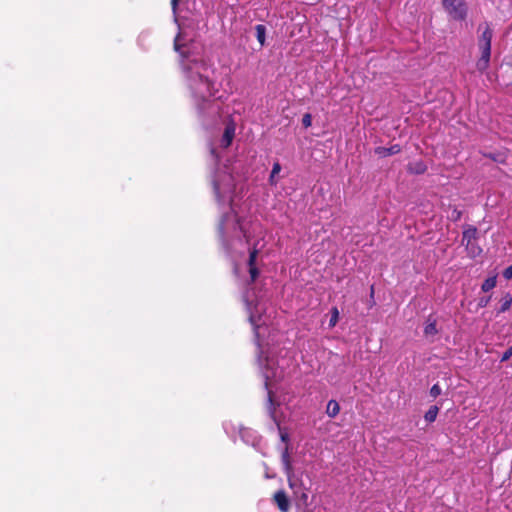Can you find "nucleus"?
Wrapping results in <instances>:
<instances>
[{
	"label": "nucleus",
	"instance_id": "f257e3e1",
	"mask_svg": "<svg viewBox=\"0 0 512 512\" xmlns=\"http://www.w3.org/2000/svg\"><path fill=\"white\" fill-rule=\"evenodd\" d=\"M478 31L481 32L478 37V48L481 56L476 62V68L483 73L488 69L490 63L493 29L488 22H485L479 25Z\"/></svg>",
	"mask_w": 512,
	"mask_h": 512
},
{
	"label": "nucleus",
	"instance_id": "f03ea898",
	"mask_svg": "<svg viewBox=\"0 0 512 512\" xmlns=\"http://www.w3.org/2000/svg\"><path fill=\"white\" fill-rule=\"evenodd\" d=\"M442 6L453 20L464 21L467 18L468 6L466 0H442Z\"/></svg>",
	"mask_w": 512,
	"mask_h": 512
},
{
	"label": "nucleus",
	"instance_id": "7ed1b4c3",
	"mask_svg": "<svg viewBox=\"0 0 512 512\" xmlns=\"http://www.w3.org/2000/svg\"><path fill=\"white\" fill-rule=\"evenodd\" d=\"M193 89L201 99L213 97L218 91L215 88L214 82L201 74H198L197 79L193 81Z\"/></svg>",
	"mask_w": 512,
	"mask_h": 512
},
{
	"label": "nucleus",
	"instance_id": "20e7f679",
	"mask_svg": "<svg viewBox=\"0 0 512 512\" xmlns=\"http://www.w3.org/2000/svg\"><path fill=\"white\" fill-rule=\"evenodd\" d=\"M478 238V230L473 225H465L462 233V244L466 246L469 253H480V247L476 246L474 242Z\"/></svg>",
	"mask_w": 512,
	"mask_h": 512
},
{
	"label": "nucleus",
	"instance_id": "39448f33",
	"mask_svg": "<svg viewBox=\"0 0 512 512\" xmlns=\"http://www.w3.org/2000/svg\"><path fill=\"white\" fill-rule=\"evenodd\" d=\"M281 461L283 464L284 473L287 477L288 486L291 489H295L298 486V477H296L294 474V470H293L292 463H291V458H290L289 451H288L287 447L282 452Z\"/></svg>",
	"mask_w": 512,
	"mask_h": 512
},
{
	"label": "nucleus",
	"instance_id": "423d86ee",
	"mask_svg": "<svg viewBox=\"0 0 512 512\" xmlns=\"http://www.w3.org/2000/svg\"><path fill=\"white\" fill-rule=\"evenodd\" d=\"M273 502L278 507L280 512H289L290 500L284 490H278L273 495Z\"/></svg>",
	"mask_w": 512,
	"mask_h": 512
},
{
	"label": "nucleus",
	"instance_id": "0eeeda50",
	"mask_svg": "<svg viewBox=\"0 0 512 512\" xmlns=\"http://www.w3.org/2000/svg\"><path fill=\"white\" fill-rule=\"evenodd\" d=\"M401 151V147L398 144L392 145L390 147L379 146L375 148V154L379 157H388L391 155L398 154Z\"/></svg>",
	"mask_w": 512,
	"mask_h": 512
},
{
	"label": "nucleus",
	"instance_id": "6e6552de",
	"mask_svg": "<svg viewBox=\"0 0 512 512\" xmlns=\"http://www.w3.org/2000/svg\"><path fill=\"white\" fill-rule=\"evenodd\" d=\"M234 135H235V128H234V126L227 125L225 127V130H224V133H223V136H222V139H221V146L223 148H228L231 145L232 141H233Z\"/></svg>",
	"mask_w": 512,
	"mask_h": 512
},
{
	"label": "nucleus",
	"instance_id": "1a4fd4ad",
	"mask_svg": "<svg viewBox=\"0 0 512 512\" xmlns=\"http://www.w3.org/2000/svg\"><path fill=\"white\" fill-rule=\"evenodd\" d=\"M423 332H424L425 337H427V338L434 337L435 335H437L438 329H437L436 319H433L431 316H429L426 321V325L424 327Z\"/></svg>",
	"mask_w": 512,
	"mask_h": 512
},
{
	"label": "nucleus",
	"instance_id": "9d476101",
	"mask_svg": "<svg viewBox=\"0 0 512 512\" xmlns=\"http://www.w3.org/2000/svg\"><path fill=\"white\" fill-rule=\"evenodd\" d=\"M299 489H302L303 491L301 492V494L298 496V499L299 501L305 506L307 507L309 505V502H308V491H309V487H306L303 483V481L301 479L298 478V486L295 488V489H292L294 491L295 494H297L298 490Z\"/></svg>",
	"mask_w": 512,
	"mask_h": 512
},
{
	"label": "nucleus",
	"instance_id": "9b49d317",
	"mask_svg": "<svg viewBox=\"0 0 512 512\" xmlns=\"http://www.w3.org/2000/svg\"><path fill=\"white\" fill-rule=\"evenodd\" d=\"M278 406V403L274 400V393L272 390L268 389V399H267V410L269 412L270 417L276 421V408Z\"/></svg>",
	"mask_w": 512,
	"mask_h": 512
},
{
	"label": "nucleus",
	"instance_id": "f8f14e48",
	"mask_svg": "<svg viewBox=\"0 0 512 512\" xmlns=\"http://www.w3.org/2000/svg\"><path fill=\"white\" fill-rule=\"evenodd\" d=\"M340 412V405L339 403L332 399L330 400L328 403H327V407H326V414L330 417V418H335Z\"/></svg>",
	"mask_w": 512,
	"mask_h": 512
},
{
	"label": "nucleus",
	"instance_id": "ddd939ff",
	"mask_svg": "<svg viewBox=\"0 0 512 512\" xmlns=\"http://www.w3.org/2000/svg\"><path fill=\"white\" fill-rule=\"evenodd\" d=\"M512 305V295L507 292L503 295V297L500 300V308L498 310V313H504L510 309Z\"/></svg>",
	"mask_w": 512,
	"mask_h": 512
},
{
	"label": "nucleus",
	"instance_id": "4468645a",
	"mask_svg": "<svg viewBox=\"0 0 512 512\" xmlns=\"http://www.w3.org/2000/svg\"><path fill=\"white\" fill-rule=\"evenodd\" d=\"M496 283H497V276H491V277H488L481 285V290L483 292H489L490 290H492L495 286H496Z\"/></svg>",
	"mask_w": 512,
	"mask_h": 512
},
{
	"label": "nucleus",
	"instance_id": "2eb2a0df",
	"mask_svg": "<svg viewBox=\"0 0 512 512\" xmlns=\"http://www.w3.org/2000/svg\"><path fill=\"white\" fill-rule=\"evenodd\" d=\"M256 38L261 46L265 44L266 27L262 24L255 26Z\"/></svg>",
	"mask_w": 512,
	"mask_h": 512
},
{
	"label": "nucleus",
	"instance_id": "dca6fc26",
	"mask_svg": "<svg viewBox=\"0 0 512 512\" xmlns=\"http://www.w3.org/2000/svg\"><path fill=\"white\" fill-rule=\"evenodd\" d=\"M439 408L436 405L431 406L428 411L425 413V420L429 423H432L436 420L438 415Z\"/></svg>",
	"mask_w": 512,
	"mask_h": 512
},
{
	"label": "nucleus",
	"instance_id": "f3484780",
	"mask_svg": "<svg viewBox=\"0 0 512 512\" xmlns=\"http://www.w3.org/2000/svg\"><path fill=\"white\" fill-rule=\"evenodd\" d=\"M427 167L423 162H416L411 164L409 170L415 174H423L426 171Z\"/></svg>",
	"mask_w": 512,
	"mask_h": 512
},
{
	"label": "nucleus",
	"instance_id": "a211bd4d",
	"mask_svg": "<svg viewBox=\"0 0 512 512\" xmlns=\"http://www.w3.org/2000/svg\"><path fill=\"white\" fill-rule=\"evenodd\" d=\"M462 217V211H460L456 206L451 207V213L449 215V219L453 222H457Z\"/></svg>",
	"mask_w": 512,
	"mask_h": 512
},
{
	"label": "nucleus",
	"instance_id": "6ab92c4d",
	"mask_svg": "<svg viewBox=\"0 0 512 512\" xmlns=\"http://www.w3.org/2000/svg\"><path fill=\"white\" fill-rule=\"evenodd\" d=\"M258 255V250L253 248L249 253L248 266L253 267L256 266V259Z\"/></svg>",
	"mask_w": 512,
	"mask_h": 512
},
{
	"label": "nucleus",
	"instance_id": "aec40b11",
	"mask_svg": "<svg viewBox=\"0 0 512 512\" xmlns=\"http://www.w3.org/2000/svg\"><path fill=\"white\" fill-rule=\"evenodd\" d=\"M331 313H332V316L330 318V322H329V325L331 327L335 326L337 321H338V318H339V312H338V309L336 307L332 308L331 310Z\"/></svg>",
	"mask_w": 512,
	"mask_h": 512
},
{
	"label": "nucleus",
	"instance_id": "412c9836",
	"mask_svg": "<svg viewBox=\"0 0 512 512\" xmlns=\"http://www.w3.org/2000/svg\"><path fill=\"white\" fill-rule=\"evenodd\" d=\"M302 125L308 128L312 125V116L310 113H305L302 117Z\"/></svg>",
	"mask_w": 512,
	"mask_h": 512
},
{
	"label": "nucleus",
	"instance_id": "4be33fe9",
	"mask_svg": "<svg viewBox=\"0 0 512 512\" xmlns=\"http://www.w3.org/2000/svg\"><path fill=\"white\" fill-rule=\"evenodd\" d=\"M249 274L251 278V282H254L259 276V270L256 266L249 267Z\"/></svg>",
	"mask_w": 512,
	"mask_h": 512
},
{
	"label": "nucleus",
	"instance_id": "5701e85b",
	"mask_svg": "<svg viewBox=\"0 0 512 512\" xmlns=\"http://www.w3.org/2000/svg\"><path fill=\"white\" fill-rule=\"evenodd\" d=\"M441 394V388L438 384H434L430 389V395L433 398L438 397Z\"/></svg>",
	"mask_w": 512,
	"mask_h": 512
},
{
	"label": "nucleus",
	"instance_id": "b1692460",
	"mask_svg": "<svg viewBox=\"0 0 512 512\" xmlns=\"http://www.w3.org/2000/svg\"><path fill=\"white\" fill-rule=\"evenodd\" d=\"M281 171V165L279 162H275L273 164V167H272V171H271V175H270V180L273 179V177L278 174L279 172Z\"/></svg>",
	"mask_w": 512,
	"mask_h": 512
},
{
	"label": "nucleus",
	"instance_id": "393cba45",
	"mask_svg": "<svg viewBox=\"0 0 512 512\" xmlns=\"http://www.w3.org/2000/svg\"><path fill=\"white\" fill-rule=\"evenodd\" d=\"M512 357V346H510L501 356L500 361L505 362Z\"/></svg>",
	"mask_w": 512,
	"mask_h": 512
},
{
	"label": "nucleus",
	"instance_id": "a878e982",
	"mask_svg": "<svg viewBox=\"0 0 512 512\" xmlns=\"http://www.w3.org/2000/svg\"><path fill=\"white\" fill-rule=\"evenodd\" d=\"M490 300H491V296L481 297L478 301V307H480V308L486 307L489 304Z\"/></svg>",
	"mask_w": 512,
	"mask_h": 512
},
{
	"label": "nucleus",
	"instance_id": "bb28decb",
	"mask_svg": "<svg viewBox=\"0 0 512 512\" xmlns=\"http://www.w3.org/2000/svg\"><path fill=\"white\" fill-rule=\"evenodd\" d=\"M503 277L507 280L512 278V264L503 271Z\"/></svg>",
	"mask_w": 512,
	"mask_h": 512
},
{
	"label": "nucleus",
	"instance_id": "cd10ccee",
	"mask_svg": "<svg viewBox=\"0 0 512 512\" xmlns=\"http://www.w3.org/2000/svg\"><path fill=\"white\" fill-rule=\"evenodd\" d=\"M485 156L490 158L493 161L503 162V160L499 158V155H495V154L489 153V154H485Z\"/></svg>",
	"mask_w": 512,
	"mask_h": 512
},
{
	"label": "nucleus",
	"instance_id": "c85d7f7f",
	"mask_svg": "<svg viewBox=\"0 0 512 512\" xmlns=\"http://www.w3.org/2000/svg\"><path fill=\"white\" fill-rule=\"evenodd\" d=\"M179 1L180 0H171V7L173 11H176V9L178 8Z\"/></svg>",
	"mask_w": 512,
	"mask_h": 512
},
{
	"label": "nucleus",
	"instance_id": "c756f323",
	"mask_svg": "<svg viewBox=\"0 0 512 512\" xmlns=\"http://www.w3.org/2000/svg\"><path fill=\"white\" fill-rule=\"evenodd\" d=\"M174 49L176 51H180V49H181V46L178 44V37L174 41Z\"/></svg>",
	"mask_w": 512,
	"mask_h": 512
},
{
	"label": "nucleus",
	"instance_id": "7c9ffc66",
	"mask_svg": "<svg viewBox=\"0 0 512 512\" xmlns=\"http://www.w3.org/2000/svg\"><path fill=\"white\" fill-rule=\"evenodd\" d=\"M281 439L284 442L288 441V435L287 434H281Z\"/></svg>",
	"mask_w": 512,
	"mask_h": 512
},
{
	"label": "nucleus",
	"instance_id": "2f4dec72",
	"mask_svg": "<svg viewBox=\"0 0 512 512\" xmlns=\"http://www.w3.org/2000/svg\"><path fill=\"white\" fill-rule=\"evenodd\" d=\"M373 293H374V288H373V286H372V287H371V295H373Z\"/></svg>",
	"mask_w": 512,
	"mask_h": 512
},
{
	"label": "nucleus",
	"instance_id": "473e14b6",
	"mask_svg": "<svg viewBox=\"0 0 512 512\" xmlns=\"http://www.w3.org/2000/svg\"><path fill=\"white\" fill-rule=\"evenodd\" d=\"M211 153H212V154H214V153H215V149H214V148H212V149H211Z\"/></svg>",
	"mask_w": 512,
	"mask_h": 512
},
{
	"label": "nucleus",
	"instance_id": "72a5a7b5",
	"mask_svg": "<svg viewBox=\"0 0 512 512\" xmlns=\"http://www.w3.org/2000/svg\"><path fill=\"white\" fill-rule=\"evenodd\" d=\"M265 387L268 389V381L265 382Z\"/></svg>",
	"mask_w": 512,
	"mask_h": 512
}]
</instances>
